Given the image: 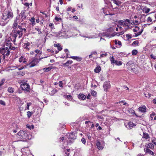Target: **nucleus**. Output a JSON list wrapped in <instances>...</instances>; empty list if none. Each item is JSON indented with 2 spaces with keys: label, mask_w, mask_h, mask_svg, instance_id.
<instances>
[{
  "label": "nucleus",
  "mask_w": 156,
  "mask_h": 156,
  "mask_svg": "<svg viewBox=\"0 0 156 156\" xmlns=\"http://www.w3.org/2000/svg\"><path fill=\"white\" fill-rule=\"evenodd\" d=\"M17 141H27L28 140L32 138V136L27 131L20 130L16 134Z\"/></svg>",
  "instance_id": "nucleus-1"
},
{
  "label": "nucleus",
  "mask_w": 156,
  "mask_h": 156,
  "mask_svg": "<svg viewBox=\"0 0 156 156\" xmlns=\"http://www.w3.org/2000/svg\"><path fill=\"white\" fill-rule=\"evenodd\" d=\"M119 24L122 26L124 28V30H122L119 33H114V35L112 36V37L118 34L119 35L117 36L122 35L125 31L132 28V26L131 24V23L130 22V20L128 19H126L119 20Z\"/></svg>",
  "instance_id": "nucleus-2"
},
{
  "label": "nucleus",
  "mask_w": 156,
  "mask_h": 156,
  "mask_svg": "<svg viewBox=\"0 0 156 156\" xmlns=\"http://www.w3.org/2000/svg\"><path fill=\"white\" fill-rule=\"evenodd\" d=\"M10 53V51L8 48V47H7L3 48H0V54H2L4 58L5 56L7 57Z\"/></svg>",
  "instance_id": "nucleus-3"
},
{
  "label": "nucleus",
  "mask_w": 156,
  "mask_h": 156,
  "mask_svg": "<svg viewBox=\"0 0 156 156\" xmlns=\"http://www.w3.org/2000/svg\"><path fill=\"white\" fill-rule=\"evenodd\" d=\"M59 37L62 38H69L72 36L71 33L69 31H64L62 30L59 34Z\"/></svg>",
  "instance_id": "nucleus-4"
},
{
  "label": "nucleus",
  "mask_w": 156,
  "mask_h": 156,
  "mask_svg": "<svg viewBox=\"0 0 156 156\" xmlns=\"http://www.w3.org/2000/svg\"><path fill=\"white\" fill-rule=\"evenodd\" d=\"M27 82L26 81L22 82L21 87L23 90L29 92L30 90V86L27 83Z\"/></svg>",
  "instance_id": "nucleus-5"
},
{
  "label": "nucleus",
  "mask_w": 156,
  "mask_h": 156,
  "mask_svg": "<svg viewBox=\"0 0 156 156\" xmlns=\"http://www.w3.org/2000/svg\"><path fill=\"white\" fill-rule=\"evenodd\" d=\"M67 136L68 137V140H67L70 143H73L74 140L76 139V137L75 133L73 132L69 134V135L68 134Z\"/></svg>",
  "instance_id": "nucleus-6"
},
{
  "label": "nucleus",
  "mask_w": 156,
  "mask_h": 156,
  "mask_svg": "<svg viewBox=\"0 0 156 156\" xmlns=\"http://www.w3.org/2000/svg\"><path fill=\"white\" fill-rule=\"evenodd\" d=\"M110 61L112 64H115L117 66H120L122 65V62L121 61H118L117 60H115L113 56L111 57L110 58Z\"/></svg>",
  "instance_id": "nucleus-7"
},
{
  "label": "nucleus",
  "mask_w": 156,
  "mask_h": 156,
  "mask_svg": "<svg viewBox=\"0 0 156 156\" xmlns=\"http://www.w3.org/2000/svg\"><path fill=\"white\" fill-rule=\"evenodd\" d=\"M23 33L22 31L20 29L19 30H17L16 31L15 33L14 32L13 34V37L14 38H16V37L18 36L19 38H20L22 37L23 35Z\"/></svg>",
  "instance_id": "nucleus-8"
},
{
  "label": "nucleus",
  "mask_w": 156,
  "mask_h": 156,
  "mask_svg": "<svg viewBox=\"0 0 156 156\" xmlns=\"http://www.w3.org/2000/svg\"><path fill=\"white\" fill-rule=\"evenodd\" d=\"M26 16L25 14V12L23 10L22 11L21 13H20V15L19 16H17V17H19V20H21V22L23 21L24 20H25L26 17Z\"/></svg>",
  "instance_id": "nucleus-9"
},
{
  "label": "nucleus",
  "mask_w": 156,
  "mask_h": 156,
  "mask_svg": "<svg viewBox=\"0 0 156 156\" xmlns=\"http://www.w3.org/2000/svg\"><path fill=\"white\" fill-rule=\"evenodd\" d=\"M127 68L129 70H133L134 68V65L132 61H129L126 64Z\"/></svg>",
  "instance_id": "nucleus-10"
},
{
  "label": "nucleus",
  "mask_w": 156,
  "mask_h": 156,
  "mask_svg": "<svg viewBox=\"0 0 156 156\" xmlns=\"http://www.w3.org/2000/svg\"><path fill=\"white\" fill-rule=\"evenodd\" d=\"M96 144L98 149L100 150H102L104 148V145L103 143H101L99 141L97 140L96 142Z\"/></svg>",
  "instance_id": "nucleus-11"
},
{
  "label": "nucleus",
  "mask_w": 156,
  "mask_h": 156,
  "mask_svg": "<svg viewBox=\"0 0 156 156\" xmlns=\"http://www.w3.org/2000/svg\"><path fill=\"white\" fill-rule=\"evenodd\" d=\"M103 87L105 90H107L110 87V84L109 82H105L103 84Z\"/></svg>",
  "instance_id": "nucleus-12"
},
{
  "label": "nucleus",
  "mask_w": 156,
  "mask_h": 156,
  "mask_svg": "<svg viewBox=\"0 0 156 156\" xmlns=\"http://www.w3.org/2000/svg\"><path fill=\"white\" fill-rule=\"evenodd\" d=\"M125 125L128 129H131L134 126H136V125L135 124L132 122H129L126 125L125 124Z\"/></svg>",
  "instance_id": "nucleus-13"
},
{
  "label": "nucleus",
  "mask_w": 156,
  "mask_h": 156,
  "mask_svg": "<svg viewBox=\"0 0 156 156\" xmlns=\"http://www.w3.org/2000/svg\"><path fill=\"white\" fill-rule=\"evenodd\" d=\"M27 61V59L24 56H21L19 58V61L20 63H25Z\"/></svg>",
  "instance_id": "nucleus-14"
},
{
  "label": "nucleus",
  "mask_w": 156,
  "mask_h": 156,
  "mask_svg": "<svg viewBox=\"0 0 156 156\" xmlns=\"http://www.w3.org/2000/svg\"><path fill=\"white\" fill-rule=\"evenodd\" d=\"M38 62L37 59H34L29 64L30 67H32L35 66Z\"/></svg>",
  "instance_id": "nucleus-15"
},
{
  "label": "nucleus",
  "mask_w": 156,
  "mask_h": 156,
  "mask_svg": "<svg viewBox=\"0 0 156 156\" xmlns=\"http://www.w3.org/2000/svg\"><path fill=\"white\" fill-rule=\"evenodd\" d=\"M103 12L105 15H109L111 16H112L114 14H113L110 13L109 12V9L108 8H103Z\"/></svg>",
  "instance_id": "nucleus-16"
},
{
  "label": "nucleus",
  "mask_w": 156,
  "mask_h": 156,
  "mask_svg": "<svg viewBox=\"0 0 156 156\" xmlns=\"http://www.w3.org/2000/svg\"><path fill=\"white\" fill-rule=\"evenodd\" d=\"M11 40V38H9L6 40L5 43V45L7 46V47H8V48H9V49L11 48V45L10 42Z\"/></svg>",
  "instance_id": "nucleus-17"
},
{
  "label": "nucleus",
  "mask_w": 156,
  "mask_h": 156,
  "mask_svg": "<svg viewBox=\"0 0 156 156\" xmlns=\"http://www.w3.org/2000/svg\"><path fill=\"white\" fill-rule=\"evenodd\" d=\"M20 22V20H19V17H16V19L14 20V22L13 23V28H15L17 27L18 23Z\"/></svg>",
  "instance_id": "nucleus-18"
},
{
  "label": "nucleus",
  "mask_w": 156,
  "mask_h": 156,
  "mask_svg": "<svg viewBox=\"0 0 156 156\" xmlns=\"http://www.w3.org/2000/svg\"><path fill=\"white\" fill-rule=\"evenodd\" d=\"M139 110L141 112H145L146 111V108L144 105L142 106L139 108Z\"/></svg>",
  "instance_id": "nucleus-19"
},
{
  "label": "nucleus",
  "mask_w": 156,
  "mask_h": 156,
  "mask_svg": "<svg viewBox=\"0 0 156 156\" xmlns=\"http://www.w3.org/2000/svg\"><path fill=\"white\" fill-rule=\"evenodd\" d=\"M144 151L146 153H148L150 154L151 155L153 156L154 155V152L148 148H146V149H145V148H144Z\"/></svg>",
  "instance_id": "nucleus-20"
},
{
  "label": "nucleus",
  "mask_w": 156,
  "mask_h": 156,
  "mask_svg": "<svg viewBox=\"0 0 156 156\" xmlns=\"http://www.w3.org/2000/svg\"><path fill=\"white\" fill-rule=\"evenodd\" d=\"M7 13V17L8 19H11L13 17V14L12 12L11 11L6 12Z\"/></svg>",
  "instance_id": "nucleus-21"
},
{
  "label": "nucleus",
  "mask_w": 156,
  "mask_h": 156,
  "mask_svg": "<svg viewBox=\"0 0 156 156\" xmlns=\"http://www.w3.org/2000/svg\"><path fill=\"white\" fill-rule=\"evenodd\" d=\"M140 23V21L139 19H137L136 20L134 21L132 23H131V24L132 25H137L139 24Z\"/></svg>",
  "instance_id": "nucleus-22"
},
{
  "label": "nucleus",
  "mask_w": 156,
  "mask_h": 156,
  "mask_svg": "<svg viewBox=\"0 0 156 156\" xmlns=\"http://www.w3.org/2000/svg\"><path fill=\"white\" fill-rule=\"evenodd\" d=\"M8 91L10 93H12L14 92V89L12 87H9L8 88Z\"/></svg>",
  "instance_id": "nucleus-23"
},
{
  "label": "nucleus",
  "mask_w": 156,
  "mask_h": 156,
  "mask_svg": "<svg viewBox=\"0 0 156 156\" xmlns=\"http://www.w3.org/2000/svg\"><path fill=\"white\" fill-rule=\"evenodd\" d=\"M114 43L115 45H118V46H117L118 47L120 48L121 47L122 43L120 41H119L118 40H115L114 41Z\"/></svg>",
  "instance_id": "nucleus-24"
},
{
  "label": "nucleus",
  "mask_w": 156,
  "mask_h": 156,
  "mask_svg": "<svg viewBox=\"0 0 156 156\" xmlns=\"http://www.w3.org/2000/svg\"><path fill=\"white\" fill-rule=\"evenodd\" d=\"M145 147H146V148H149L152 149L154 147V145H153L151 143H149L148 144H146L145 145Z\"/></svg>",
  "instance_id": "nucleus-25"
},
{
  "label": "nucleus",
  "mask_w": 156,
  "mask_h": 156,
  "mask_svg": "<svg viewBox=\"0 0 156 156\" xmlns=\"http://www.w3.org/2000/svg\"><path fill=\"white\" fill-rule=\"evenodd\" d=\"M86 136H87V138L90 140H91L92 134L90 132H87L85 133Z\"/></svg>",
  "instance_id": "nucleus-26"
},
{
  "label": "nucleus",
  "mask_w": 156,
  "mask_h": 156,
  "mask_svg": "<svg viewBox=\"0 0 156 156\" xmlns=\"http://www.w3.org/2000/svg\"><path fill=\"white\" fill-rule=\"evenodd\" d=\"M30 45V43L29 42H27L26 43H24L23 47L24 48L26 49L27 50H29V47Z\"/></svg>",
  "instance_id": "nucleus-27"
},
{
  "label": "nucleus",
  "mask_w": 156,
  "mask_h": 156,
  "mask_svg": "<svg viewBox=\"0 0 156 156\" xmlns=\"http://www.w3.org/2000/svg\"><path fill=\"white\" fill-rule=\"evenodd\" d=\"M78 98L79 99L84 100L86 98V96L83 94H79Z\"/></svg>",
  "instance_id": "nucleus-28"
},
{
  "label": "nucleus",
  "mask_w": 156,
  "mask_h": 156,
  "mask_svg": "<svg viewBox=\"0 0 156 156\" xmlns=\"http://www.w3.org/2000/svg\"><path fill=\"white\" fill-rule=\"evenodd\" d=\"M101 70V68L100 66H97L94 69V72L96 73H98L100 72Z\"/></svg>",
  "instance_id": "nucleus-29"
},
{
  "label": "nucleus",
  "mask_w": 156,
  "mask_h": 156,
  "mask_svg": "<svg viewBox=\"0 0 156 156\" xmlns=\"http://www.w3.org/2000/svg\"><path fill=\"white\" fill-rule=\"evenodd\" d=\"M26 151L28 152H29V151L28 150V149L27 148H23L21 149V151L22 152L23 154V155H26V154H25L26 152H25V151Z\"/></svg>",
  "instance_id": "nucleus-30"
},
{
  "label": "nucleus",
  "mask_w": 156,
  "mask_h": 156,
  "mask_svg": "<svg viewBox=\"0 0 156 156\" xmlns=\"http://www.w3.org/2000/svg\"><path fill=\"white\" fill-rule=\"evenodd\" d=\"M7 14V13H6V12H5V13L3 14L2 17V19L5 20L7 19H8Z\"/></svg>",
  "instance_id": "nucleus-31"
},
{
  "label": "nucleus",
  "mask_w": 156,
  "mask_h": 156,
  "mask_svg": "<svg viewBox=\"0 0 156 156\" xmlns=\"http://www.w3.org/2000/svg\"><path fill=\"white\" fill-rule=\"evenodd\" d=\"M143 137L146 139H149L150 138L148 134L145 133H143Z\"/></svg>",
  "instance_id": "nucleus-32"
},
{
  "label": "nucleus",
  "mask_w": 156,
  "mask_h": 156,
  "mask_svg": "<svg viewBox=\"0 0 156 156\" xmlns=\"http://www.w3.org/2000/svg\"><path fill=\"white\" fill-rule=\"evenodd\" d=\"M85 123V124H87L86 127L88 128H89L90 126L91 125L92 122L90 121H86Z\"/></svg>",
  "instance_id": "nucleus-33"
},
{
  "label": "nucleus",
  "mask_w": 156,
  "mask_h": 156,
  "mask_svg": "<svg viewBox=\"0 0 156 156\" xmlns=\"http://www.w3.org/2000/svg\"><path fill=\"white\" fill-rule=\"evenodd\" d=\"M128 111L131 114L133 115L135 114L134 111L131 108H129Z\"/></svg>",
  "instance_id": "nucleus-34"
},
{
  "label": "nucleus",
  "mask_w": 156,
  "mask_h": 156,
  "mask_svg": "<svg viewBox=\"0 0 156 156\" xmlns=\"http://www.w3.org/2000/svg\"><path fill=\"white\" fill-rule=\"evenodd\" d=\"M26 127L31 130L34 129V126L33 125H30L29 124H27L26 125Z\"/></svg>",
  "instance_id": "nucleus-35"
},
{
  "label": "nucleus",
  "mask_w": 156,
  "mask_h": 156,
  "mask_svg": "<svg viewBox=\"0 0 156 156\" xmlns=\"http://www.w3.org/2000/svg\"><path fill=\"white\" fill-rule=\"evenodd\" d=\"M35 30L38 31V34H40L42 33V32L41 31V29L39 28L38 27H35Z\"/></svg>",
  "instance_id": "nucleus-36"
},
{
  "label": "nucleus",
  "mask_w": 156,
  "mask_h": 156,
  "mask_svg": "<svg viewBox=\"0 0 156 156\" xmlns=\"http://www.w3.org/2000/svg\"><path fill=\"white\" fill-rule=\"evenodd\" d=\"M73 63V61L71 60H69L64 64V65L66 66H68L69 64H71Z\"/></svg>",
  "instance_id": "nucleus-37"
},
{
  "label": "nucleus",
  "mask_w": 156,
  "mask_h": 156,
  "mask_svg": "<svg viewBox=\"0 0 156 156\" xmlns=\"http://www.w3.org/2000/svg\"><path fill=\"white\" fill-rule=\"evenodd\" d=\"M30 21L32 23V25H34L35 24V19L34 17H32L30 20Z\"/></svg>",
  "instance_id": "nucleus-38"
},
{
  "label": "nucleus",
  "mask_w": 156,
  "mask_h": 156,
  "mask_svg": "<svg viewBox=\"0 0 156 156\" xmlns=\"http://www.w3.org/2000/svg\"><path fill=\"white\" fill-rule=\"evenodd\" d=\"M112 1L116 5H119L121 4L120 2L119 1H117L116 0H112Z\"/></svg>",
  "instance_id": "nucleus-39"
},
{
  "label": "nucleus",
  "mask_w": 156,
  "mask_h": 156,
  "mask_svg": "<svg viewBox=\"0 0 156 156\" xmlns=\"http://www.w3.org/2000/svg\"><path fill=\"white\" fill-rule=\"evenodd\" d=\"M137 51L135 49L133 50L132 51V54L133 55H136L137 54Z\"/></svg>",
  "instance_id": "nucleus-40"
},
{
  "label": "nucleus",
  "mask_w": 156,
  "mask_h": 156,
  "mask_svg": "<svg viewBox=\"0 0 156 156\" xmlns=\"http://www.w3.org/2000/svg\"><path fill=\"white\" fill-rule=\"evenodd\" d=\"M144 94L146 97L148 98H150L151 96V94L149 93H144Z\"/></svg>",
  "instance_id": "nucleus-41"
},
{
  "label": "nucleus",
  "mask_w": 156,
  "mask_h": 156,
  "mask_svg": "<svg viewBox=\"0 0 156 156\" xmlns=\"http://www.w3.org/2000/svg\"><path fill=\"white\" fill-rule=\"evenodd\" d=\"M51 69V68L50 67H48L47 68H44V71L45 72H48L50 71Z\"/></svg>",
  "instance_id": "nucleus-42"
},
{
  "label": "nucleus",
  "mask_w": 156,
  "mask_h": 156,
  "mask_svg": "<svg viewBox=\"0 0 156 156\" xmlns=\"http://www.w3.org/2000/svg\"><path fill=\"white\" fill-rule=\"evenodd\" d=\"M32 104V103L30 102L27 103V106L26 107V109L27 110L29 109V106H30Z\"/></svg>",
  "instance_id": "nucleus-43"
},
{
  "label": "nucleus",
  "mask_w": 156,
  "mask_h": 156,
  "mask_svg": "<svg viewBox=\"0 0 156 156\" xmlns=\"http://www.w3.org/2000/svg\"><path fill=\"white\" fill-rule=\"evenodd\" d=\"M139 43V42L138 41H135L133 42L132 44L133 45L136 46L138 45Z\"/></svg>",
  "instance_id": "nucleus-44"
},
{
  "label": "nucleus",
  "mask_w": 156,
  "mask_h": 156,
  "mask_svg": "<svg viewBox=\"0 0 156 156\" xmlns=\"http://www.w3.org/2000/svg\"><path fill=\"white\" fill-rule=\"evenodd\" d=\"M18 27L19 28V29H20V30L22 31V33H23V31L24 32H25L26 31V29L24 28H22L20 27V26H18Z\"/></svg>",
  "instance_id": "nucleus-45"
},
{
  "label": "nucleus",
  "mask_w": 156,
  "mask_h": 156,
  "mask_svg": "<svg viewBox=\"0 0 156 156\" xmlns=\"http://www.w3.org/2000/svg\"><path fill=\"white\" fill-rule=\"evenodd\" d=\"M27 115L28 118H30L32 115V113L28 111L27 112Z\"/></svg>",
  "instance_id": "nucleus-46"
},
{
  "label": "nucleus",
  "mask_w": 156,
  "mask_h": 156,
  "mask_svg": "<svg viewBox=\"0 0 156 156\" xmlns=\"http://www.w3.org/2000/svg\"><path fill=\"white\" fill-rule=\"evenodd\" d=\"M143 30L142 29L141 31H139V32H138V33H137L136 34H135V36L136 37H137V36H138L139 35H140L141 33H142L143 31Z\"/></svg>",
  "instance_id": "nucleus-47"
},
{
  "label": "nucleus",
  "mask_w": 156,
  "mask_h": 156,
  "mask_svg": "<svg viewBox=\"0 0 156 156\" xmlns=\"http://www.w3.org/2000/svg\"><path fill=\"white\" fill-rule=\"evenodd\" d=\"M91 94L93 96H95L97 94V92L94 91H92L91 92Z\"/></svg>",
  "instance_id": "nucleus-48"
},
{
  "label": "nucleus",
  "mask_w": 156,
  "mask_h": 156,
  "mask_svg": "<svg viewBox=\"0 0 156 156\" xmlns=\"http://www.w3.org/2000/svg\"><path fill=\"white\" fill-rule=\"evenodd\" d=\"M152 142L155 145H156V138H154L152 139Z\"/></svg>",
  "instance_id": "nucleus-49"
},
{
  "label": "nucleus",
  "mask_w": 156,
  "mask_h": 156,
  "mask_svg": "<svg viewBox=\"0 0 156 156\" xmlns=\"http://www.w3.org/2000/svg\"><path fill=\"white\" fill-rule=\"evenodd\" d=\"M70 149H67V151L66 152L65 154H66V155L68 156L69 155V152Z\"/></svg>",
  "instance_id": "nucleus-50"
},
{
  "label": "nucleus",
  "mask_w": 156,
  "mask_h": 156,
  "mask_svg": "<svg viewBox=\"0 0 156 156\" xmlns=\"http://www.w3.org/2000/svg\"><path fill=\"white\" fill-rule=\"evenodd\" d=\"M139 29V28L137 26H136L135 28L133 29V31L134 32H136Z\"/></svg>",
  "instance_id": "nucleus-51"
},
{
  "label": "nucleus",
  "mask_w": 156,
  "mask_h": 156,
  "mask_svg": "<svg viewBox=\"0 0 156 156\" xmlns=\"http://www.w3.org/2000/svg\"><path fill=\"white\" fill-rule=\"evenodd\" d=\"M66 98L69 100H71L72 99V97L71 95H68L66 96Z\"/></svg>",
  "instance_id": "nucleus-52"
},
{
  "label": "nucleus",
  "mask_w": 156,
  "mask_h": 156,
  "mask_svg": "<svg viewBox=\"0 0 156 156\" xmlns=\"http://www.w3.org/2000/svg\"><path fill=\"white\" fill-rule=\"evenodd\" d=\"M121 103H123L124 105H126V103L125 102V101H119L118 102H117V103L118 104H119L120 105H121Z\"/></svg>",
  "instance_id": "nucleus-53"
},
{
  "label": "nucleus",
  "mask_w": 156,
  "mask_h": 156,
  "mask_svg": "<svg viewBox=\"0 0 156 156\" xmlns=\"http://www.w3.org/2000/svg\"><path fill=\"white\" fill-rule=\"evenodd\" d=\"M5 81V80L4 79H3L0 82V87L2 86L4 83Z\"/></svg>",
  "instance_id": "nucleus-54"
},
{
  "label": "nucleus",
  "mask_w": 156,
  "mask_h": 156,
  "mask_svg": "<svg viewBox=\"0 0 156 156\" xmlns=\"http://www.w3.org/2000/svg\"><path fill=\"white\" fill-rule=\"evenodd\" d=\"M75 60L77 61H80L82 60V58L80 57L76 56Z\"/></svg>",
  "instance_id": "nucleus-55"
},
{
  "label": "nucleus",
  "mask_w": 156,
  "mask_h": 156,
  "mask_svg": "<svg viewBox=\"0 0 156 156\" xmlns=\"http://www.w3.org/2000/svg\"><path fill=\"white\" fill-rule=\"evenodd\" d=\"M0 104L4 106H5V101L2 100H0Z\"/></svg>",
  "instance_id": "nucleus-56"
},
{
  "label": "nucleus",
  "mask_w": 156,
  "mask_h": 156,
  "mask_svg": "<svg viewBox=\"0 0 156 156\" xmlns=\"http://www.w3.org/2000/svg\"><path fill=\"white\" fill-rule=\"evenodd\" d=\"M57 47L59 51H61L62 49V48L61 46L60 45L58 44V45L57 44Z\"/></svg>",
  "instance_id": "nucleus-57"
},
{
  "label": "nucleus",
  "mask_w": 156,
  "mask_h": 156,
  "mask_svg": "<svg viewBox=\"0 0 156 156\" xmlns=\"http://www.w3.org/2000/svg\"><path fill=\"white\" fill-rule=\"evenodd\" d=\"M107 55V54L106 53H104L101 54L100 55V57H105Z\"/></svg>",
  "instance_id": "nucleus-58"
},
{
  "label": "nucleus",
  "mask_w": 156,
  "mask_h": 156,
  "mask_svg": "<svg viewBox=\"0 0 156 156\" xmlns=\"http://www.w3.org/2000/svg\"><path fill=\"white\" fill-rule=\"evenodd\" d=\"M81 141L83 144H85L86 143V140L85 138H82L81 139Z\"/></svg>",
  "instance_id": "nucleus-59"
},
{
  "label": "nucleus",
  "mask_w": 156,
  "mask_h": 156,
  "mask_svg": "<svg viewBox=\"0 0 156 156\" xmlns=\"http://www.w3.org/2000/svg\"><path fill=\"white\" fill-rule=\"evenodd\" d=\"M63 83L62 82V81H60L58 83V85L59 86L61 87H63V85H62Z\"/></svg>",
  "instance_id": "nucleus-60"
},
{
  "label": "nucleus",
  "mask_w": 156,
  "mask_h": 156,
  "mask_svg": "<svg viewBox=\"0 0 156 156\" xmlns=\"http://www.w3.org/2000/svg\"><path fill=\"white\" fill-rule=\"evenodd\" d=\"M55 20L57 21H59V20H62L61 18H60V17H58L57 16L55 17Z\"/></svg>",
  "instance_id": "nucleus-61"
},
{
  "label": "nucleus",
  "mask_w": 156,
  "mask_h": 156,
  "mask_svg": "<svg viewBox=\"0 0 156 156\" xmlns=\"http://www.w3.org/2000/svg\"><path fill=\"white\" fill-rule=\"evenodd\" d=\"M66 53V56H65V58H69V52H67V53Z\"/></svg>",
  "instance_id": "nucleus-62"
},
{
  "label": "nucleus",
  "mask_w": 156,
  "mask_h": 156,
  "mask_svg": "<svg viewBox=\"0 0 156 156\" xmlns=\"http://www.w3.org/2000/svg\"><path fill=\"white\" fill-rule=\"evenodd\" d=\"M152 21V20L150 17H149L147 18V22H151Z\"/></svg>",
  "instance_id": "nucleus-63"
},
{
  "label": "nucleus",
  "mask_w": 156,
  "mask_h": 156,
  "mask_svg": "<svg viewBox=\"0 0 156 156\" xmlns=\"http://www.w3.org/2000/svg\"><path fill=\"white\" fill-rule=\"evenodd\" d=\"M150 11V9L147 8L145 9V12L146 13H148Z\"/></svg>",
  "instance_id": "nucleus-64"
}]
</instances>
